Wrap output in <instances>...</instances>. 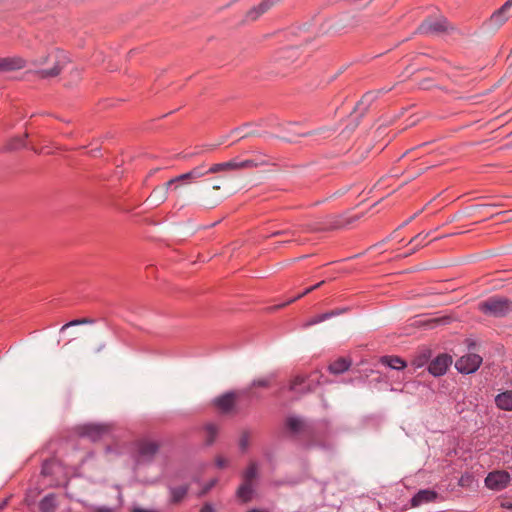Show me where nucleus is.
<instances>
[{"mask_svg":"<svg viewBox=\"0 0 512 512\" xmlns=\"http://www.w3.org/2000/svg\"><path fill=\"white\" fill-rule=\"evenodd\" d=\"M285 428L290 432L292 436H297L299 434L305 436L307 438L308 448L327 447L325 442L317 438L316 430L314 427L297 416H288L285 420Z\"/></svg>","mask_w":512,"mask_h":512,"instance_id":"obj_1","label":"nucleus"},{"mask_svg":"<svg viewBox=\"0 0 512 512\" xmlns=\"http://www.w3.org/2000/svg\"><path fill=\"white\" fill-rule=\"evenodd\" d=\"M52 62L53 67L50 69H42L38 71V75L42 79L52 78L58 76L63 68L69 62V58L63 50L56 49L49 52L45 56H41L34 61L35 65L43 66Z\"/></svg>","mask_w":512,"mask_h":512,"instance_id":"obj_2","label":"nucleus"},{"mask_svg":"<svg viewBox=\"0 0 512 512\" xmlns=\"http://www.w3.org/2000/svg\"><path fill=\"white\" fill-rule=\"evenodd\" d=\"M456 27L449 22L447 17L439 15L437 17L426 18L416 29L415 33L421 35H441L456 31Z\"/></svg>","mask_w":512,"mask_h":512,"instance_id":"obj_3","label":"nucleus"},{"mask_svg":"<svg viewBox=\"0 0 512 512\" xmlns=\"http://www.w3.org/2000/svg\"><path fill=\"white\" fill-rule=\"evenodd\" d=\"M478 309L485 315L502 318L512 312V301L506 297L492 296L480 302Z\"/></svg>","mask_w":512,"mask_h":512,"instance_id":"obj_4","label":"nucleus"},{"mask_svg":"<svg viewBox=\"0 0 512 512\" xmlns=\"http://www.w3.org/2000/svg\"><path fill=\"white\" fill-rule=\"evenodd\" d=\"M180 479V474L176 473L172 478L166 482V488L169 493L168 503L170 505H180L187 497L190 490V483L185 482L180 485H175L174 481Z\"/></svg>","mask_w":512,"mask_h":512,"instance_id":"obj_5","label":"nucleus"},{"mask_svg":"<svg viewBox=\"0 0 512 512\" xmlns=\"http://www.w3.org/2000/svg\"><path fill=\"white\" fill-rule=\"evenodd\" d=\"M110 431L111 426L108 424L88 423L76 427V432L80 437L88 438L93 442L99 441Z\"/></svg>","mask_w":512,"mask_h":512,"instance_id":"obj_6","label":"nucleus"},{"mask_svg":"<svg viewBox=\"0 0 512 512\" xmlns=\"http://www.w3.org/2000/svg\"><path fill=\"white\" fill-rule=\"evenodd\" d=\"M267 164H268V162H266V161H262V162L258 163L252 159H247V160H244L241 162L231 160L228 162L213 164L210 167V171L212 172V174H216V173H220V172H230V171H234V170L253 168V167H257L259 165H267Z\"/></svg>","mask_w":512,"mask_h":512,"instance_id":"obj_7","label":"nucleus"},{"mask_svg":"<svg viewBox=\"0 0 512 512\" xmlns=\"http://www.w3.org/2000/svg\"><path fill=\"white\" fill-rule=\"evenodd\" d=\"M137 462H151L159 452L160 444L157 441L141 439L137 442Z\"/></svg>","mask_w":512,"mask_h":512,"instance_id":"obj_8","label":"nucleus"},{"mask_svg":"<svg viewBox=\"0 0 512 512\" xmlns=\"http://www.w3.org/2000/svg\"><path fill=\"white\" fill-rule=\"evenodd\" d=\"M512 17V0H507L500 8L495 10L485 24L495 29L502 27Z\"/></svg>","mask_w":512,"mask_h":512,"instance_id":"obj_9","label":"nucleus"},{"mask_svg":"<svg viewBox=\"0 0 512 512\" xmlns=\"http://www.w3.org/2000/svg\"><path fill=\"white\" fill-rule=\"evenodd\" d=\"M482 363V357L478 354L470 353L460 357L456 363V369L462 374L474 373Z\"/></svg>","mask_w":512,"mask_h":512,"instance_id":"obj_10","label":"nucleus"},{"mask_svg":"<svg viewBox=\"0 0 512 512\" xmlns=\"http://www.w3.org/2000/svg\"><path fill=\"white\" fill-rule=\"evenodd\" d=\"M510 479V474L507 471L496 470L488 473L485 478V485L489 489L501 491L508 486Z\"/></svg>","mask_w":512,"mask_h":512,"instance_id":"obj_11","label":"nucleus"},{"mask_svg":"<svg viewBox=\"0 0 512 512\" xmlns=\"http://www.w3.org/2000/svg\"><path fill=\"white\" fill-rule=\"evenodd\" d=\"M452 364V357L447 353L437 355L428 365V371L435 377L442 376L446 373Z\"/></svg>","mask_w":512,"mask_h":512,"instance_id":"obj_12","label":"nucleus"},{"mask_svg":"<svg viewBox=\"0 0 512 512\" xmlns=\"http://www.w3.org/2000/svg\"><path fill=\"white\" fill-rule=\"evenodd\" d=\"M239 394L229 391L213 400L214 406L223 414L231 413L236 405Z\"/></svg>","mask_w":512,"mask_h":512,"instance_id":"obj_13","label":"nucleus"},{"mask_svg":"<svg viewBox=\"0 0 512 512\" xmlns=\"http://www.w3.org/2000/svg\"><path fill=\"white\" fill-rule=\"evenodd\" d=\"M452 317L450 316H441L435 318H427V319H414L412 322V326L418 328H426V329H434L439 326H444L451 323Z\"/></svg>","mask_w":512,"mask_h":512,"instance_id":"obj_14","label":"nucleus"},{"mask_svg":"<svg viewBox=\"0 0 512 512\" xmlns=\"http://www.w3.org/2000/svg\"><path fill=\"white\" fill-rule=\"evenodd\" d=\"M382 91L383 90H379L376 92L369 91L362 96V98L360 99V101L357 103V105L354 108V112H358L357 120H359L366 114V112L368 111L371 104L377 99L378 95Z\"/></svg>","mask_w":512,"mask_h":512,"instance_id":"obj_15","label":"nucleus"},{"mask_svg":"<svg viewBox=\"0 0 512 512\" xmlns=\"http://www.w3.org/2000/svg\"><path fill=\"white\" fill-rule=\"evenodd\" d=\"M438 497V493L431 489L419 490L410 500L412 507L420 506L424 503L434 502Z\"/></svg>","mask_w":512,"mask_h":512,"instance_id":"obj_16","label":"nucleus"},{"mask_svg":"<svg viewBox=\"0 0 512 512\" xmlns=\"http://www.w3.org/2000/svg\"><path fill=\"white\" fill-rule=\"evenodd\" d=\"M347 311H349V308L348 307H345V308H336V309H333L331 311H328V312H325V313H322V314H319V315H316L314 317H312L311 319H309L304 325L303 327L304 328H308L310 326H313V325H316L318 323H321L323 321H326L334 316H338V315H341V314H344L346 313Z\"/></svg>","mask_w":512,"mask_h":512,"instance_id":"obj_17","label":"nucleus"},{"mask_svg":"<svg viewBox=\"0 0 512 512\" xmlns=\"http://www.w3.org/2000/svg\"><path fill=\"white\" fill-rule=\"evenodd\" d=\"M308 377L306 386L300 389V395H306L308 393H312L316 390V388L320 385H322V382L320 381V378H323V374L315 370L311 372L309 375H305Z\"/></svg>","mask_w":512,"mask_h":512,"instance_id":"obj_18","label":"nucleus"},{"mask_svg":"<svg viewBox=\"0 0 512 512\" xmlns=\"http://www.w3.org/2000/svg\"><path fill=\"white\" fill-rule=\"evenodd\" d=\"M26 67V61L21 57L0 58V71H12Z\"/></svg>","mask_w":512,"mask_h":512,"instance_id":"obj_19","label":"nucleus"},{"mask_svg":"<svg viewBox=\"0 0 512 512\" xmlns=\"http://www.w3.org/2000/svg\"><path fill=\"white\" fill-rule=\"evenodd\" d=\"M352 365L350 358L340 357L335 361L331 362L328 366V371L331 374L339 375L346 372Z\"/></svg>","mask_w":512,"mask_h":512,"instance_id":"obj_20","label":"nucleus"},{"mask_svg":"<svg viewBox=\"0 0 512 512\" xmlns=\"http://www.w3.org/2000/svg\"><path fill=\"white\" fill-rule=\"evenodd\" d=\"M271 6H272V2L270 0H263L259 5L251 8L246 13V19L247 20H251V21H255L262 14H264Z\"/></svg>","mask_w":512,"mask_h":512,"instance_id":"obj_21","label":"nucleus"},{"mask_svg":"<svg viewBox=\"0 0 512 512\" xmlns=\"http://www.w3.org/2000/svg\"><path fill=\"white\" fill-rule=\"evenodd\" d=\"M29 134L26 132L23 136H14L11 139H9L4 147L5 151L11 152L16 151L22 148H25L27 146L26 139L28 138Z\"/></svg>","mask_w":512,"mask_h":512,"instance_id":"obj_22","label":"nucleus"},{"mask_svg":"<svg viewBox=\"0 0 512 512\" xmlns=\"http://www.w3.org/2000/svg\"><path fill=\"white\" fill-rule=\"evenodd\" d=\"M380 363L395 370H402L407 366L406 361L399 356H382Z\"/></svg>","mask_w":512,"mask_h":512,"instance_id":"obj_23","label":"nucleus"},{"mask_svg":"<svg viewBox=\"0 0 512 512\" xmlns=\"http://www.w3.org/2000/svg\"><path fill=\"white\" fill-rule=\"evenodd\" d=\"M254 494V484L242 482L238 487L236 495L243 502L248 503L252 500Z\"/></svg>","mask_w":512,"mask_h":512,"instance_id":"obj_24","label":"nucleus"},{"mask_svg":"<svg viewBox=\"0 0 512 512\" xmlns=\"http://www.w3.org/2000/svg\"><path fill=\"white\" fill-rule=\"evenodd\" d=\"M498 408L506 411H512V390L498 394L495 398Z\"/></svg>","mask_w":512,"mask_h":512,"instance_id":"obj_25","label":"nucleus"},{"mask_svg":"<svg viewBox=\"0 0 512 512\" xmlns=\"http://www.w3.org/2000/svg\"><path fill=\"white\" fill-rule=\"evenodd\" d=\"M258 470V463L255 461H250L247 468L242 473L243 482L253 484L254 480H256L259 476Z\"/></svg>","mask_w":512,"mask_h":512,"instance_id":"obj_26","label":"nucleus"},{"mask_svg":"<svg viewBox=\"0 0 512 512\" xmlns=\"http://www.w3.org/2000/svg\"><path fill=\"white\" fill-rule=\"evenodd\" d=\"M432 356V351L428 348L421 349L413 358L412 365L415 368L423 367L424 365L430 363Z\"/></svg>","mask_w":512,"mask_h":512,"instance_id":"obj_27","label":"nucleus"},{"mask_svg":"<svg viewBox=\"0 0 512 512\" xmlns=\"http://www.w3.org/2000/svg\"><path fill=\"white\" fill-rule=\"evenodd\" d=\"M57 507L56 504V497L54 494H48L46 495L41 501L39 502V510L41 512H54Z\"/></svg>","mask_w":512,"mask_h":512,"instance_id":"obj_28","label":"nucleus"},{"mask_svg":"<svg viewBox=\"0 0 512 512\" xmlns=\"http://www.w3.org/2000/svg\"><path fill=\"white\" fill-rule=\"evenodd\" d=\"M357 219H358L357 216L346 218V219H343L341 216H335L329 222V227L325 228V230L340 229L348 224H351L352 222L356 221Z\"/></svg>","mask_w":512,"mask_h":512,"instance_id":"obj_29","label":"nucleus"},{"mask_svg":"<svg viewBox=\"0 0 512 512\" xmlns=\"http://www.w3.org/2000/svg\"><path fill=\"white\" fill-rule=\"evenodd\" d=\"M307 379L305 375H296L290 380L289 390L300 395V389L306 386Z\"/></svg>","mask_w":512,"mask_h":512,"instance_id":"obj_30","label":"nucleus"},{"mask_svg":"<svg viewBox=\"0 0 512 512\" xmlns=\"http://www.w3.org/2000/svg\"><path fill=\"white\" fill-rule=\"evenodd\" d=\"M206 445L210 446L214 443L218 435V427L215 424L209 423L205 426Z\"/></svg>","mask_w":512,"mask_h":512,"instance_id":"obj_31","label":"nucleus"},{"mask_svg":"<svg viewBox=\"0 0 512 512\" xmlns=\"http://www.w3.org/2000/svg\"><path fill=\"white\" fill-rule=\"evenodd\" d=\"M194 178L192 177V174L191 172H187V173H184V174H181L171 180H169L168 182H166L165 184V187H166V191L174 184L178 183V182H187V181H193Z\"/></svg>","mask_w":512,"mask_h":512,"instance_id":"obj_32","label":"nucleus"},{"mask_svg":"<svg viewBox=\"0 0 512 512\" xmlns=\"http://www.w3.org/2000/svg\"><path fill=\"white\" fill-rule=\"evenodd\" d=\"M191 174H192V177L195 179H198L206 174H209V173H212L210 171V168L205 170L203 166H198V167H195L193 168L191 171Z\"/></svg>","mask_w":512,"mask_h":512,"instance_id":"obj_33","label":"nucleus"},{"mask_svg":"<svg viewBox=\"0 0 512 512\" xmlns=\"http://www.w3.org/2000/svg\"><path fill=\"white\" fill-rule=\"evenodd\" d=\"M249 446V433L247 431L243 432L239 439V447L242 451H246Z\"/></svg>","mask_w":512,"mask_h":512,"instance_id":"obj_34","label":"nucleus"},{"mask_svg":"<svg viewBox=\"0 0 512 512\" xmlns=\"http://www.w3.org/2000/svg\"><path fill=\"white\" fill-rule=\"evenodd\" d=\"M270 381L268 379H258L252 382V387L268 388Z\"/></svg>","mask_w":512,"mask_h":512,"instance_id":"obj_35","label":"nucleus"},{"mask_svg":"<svg viewBox=\"0 0 512 512\" xmlns=\"http://www.w3.org/2000/svg\"><path fill=\"white\" fill-rule=\"evenodd\" d=\"M430 233H426V234H423V233H419L417 234L416 236H414L409 243H416L417 246H419L421 244V242L423 240H425L428 236H429Z\"/></svg>","mask_w":512,"mask_h":512,"instance_id":"obj_36","label":"nucleus"},{"mask_svg":"<svg viewBox=\"0 0 512 512\" xmlns=\"http://www.w3.org/2000/svg\"><path fill=\"white\" fill-rule=\"evenodd\" d=\"M297 300H298V299H295V297H293V298H290V299H289L287 302H285V303H282V304H278V305L271 306V307H269L268 309H269L270 311H276V310H279V309H281V308H284V307L288 306L289 304H291V303H293V302H295V301H297Z\"/></svg>","mask_w":512,"mask_h":512,"instance_id":"obj_37","label":"nucleus"},{"mask_svg":"<svg viewBox=\"0 0 512 512\" xmlns=\"http://www.w3.org/2000/svg\"><path fill=\"white\" fill-rule=\"evenodd\" d=\"M78 325H82L81 318L74 319V320H71L70 322L66 323L65 325H63L61 327L60 332H64L69 327L78 326Z\"/></svg>","mask_w":512,"mask_h":512,"instance_id":"obj_38","label":"nucleus"},{"mask_svg":"<svg viewBox=\"0 0 512 512\" xmlns=\"http://www.w3.org/2000/svg\"><path fill=\"white\" fill-rule=\"evenodd\" d=\"M284 235H295V231L293 230H278L270 234L268 237H277V236H284Z\"/></svg>","mask_w":512,"mask_h":512,"instance_id":"obj_39","label":"nucleus"},{"mask_svg":"<svg viewBox=\"0 0 512 512\" xmlns=\"http://www.w3.org/2000/svg\"><path fill=\"white\" fill-rule=\"evenodd\" d=\"M305 229L310 232L325 231V228H322L317 224H307L305 225Z\"/></svg>","mask_w":512,"mask_h":512,"instance_id":"obj_40","label":"nucleus"},{"mask_svg":"<svg viewBox=\"0 0 512 512\" xmlns=\"http://www.w3.org/2000/svg\"><path fill=\"white\" fill-rule=\"evenodd\" d=\"M216 466L220 469H223L227 466V460L221 456L216 458Z\"/></svg>","mask_w":512,"mask_h":512,"instance_id":"obj_41","label":"nucleus"},{"mask_svg":"<svg viewBox=\"0 0 512 512\" xmlns=\"http://www.w3.org/2000/svg\"><path fill=\"white\" fill-rule=\"evenodd\" d=\"M501 507L507 510H512V498H506L501 502Z\"/></svg>","mask_w":512,"mask_h":512,"instance_id":"obj_42","label":"nucleus"},{"mask_svg":"<svg viewBox=\"0 0 512 512\" xmlns=\"http://www.w3.org/2000/svg\"><path fill=\"white\" fill-rule=\"evenodd\" d=\"M49 467H50V461L46 460V461L43 463V465H42V471H41V473H42L43 475H45V476L50 475V474H51V472H50Z\"/></svg>","mask_w":512,"mask_h":512,"instance_id":"obj_43","label":"nucleus"},{"mask_svg":"<svg viewBox=\"0 0 512 512\" xmlns=\"http://www.w3.org/2000/svg\"><path fill=\"white\" fill-rule=\"evenodd\" d=\"M92 512H114V510L107 506L94 507Z\"/></svg>","mask_w":512,"mask_h":512,"instance_id":"obj_44","label":"nucleus"},{"mask_svg":"<svg viewBox=\"0 0 512 512\" xmlns=\"http://www.w3.org/2000/svg\"><path fill=\"white\" fill-rule=\"evenodd\" d=\"M200 512H215L213 506L210 503H205Z\"/></svg>","mask_w":512,"mask_h":512,"instance_id":"obj_45","label":"nucleus"},{"mask_svg":"<svg viewBox=\"0 0 512 512\" xmlns=\"http://www.w3.org/2000/svg\"><path fill=\"white\" fill-rule=\"evenodd\" d=\"M425 209L422 208L420 211L416 212L415 214H413L410 218H408L401 226H406L407 224H409L412 220H414L420 213L423 212V210Z\"/></svg>","mask_w":512,"mask_h":512,"instance_id":"obj_46","label":"nucleus"},{"mask_svg":"<svg viewBox=\"0 0 512 512\" xmlns=\"http://www.w3.org/2000/svg\"><path fill=\"white\" fill-rule=\"evenodd\" d=\"M325 283L324 280L320 281L319 283L309 287L306 289V293H311L312 291H314L315 289H318L319 287H321L323 284Z\"/></svg>","mask_w":512,"mask_h":512,"instance_id":"obj_47","label":"nucleus"},{"mask_svg":"<svg viewBox=\"0 0 512 512\" xmlns=\"http://www.w3.org/2000/svg\"><path fill=\"white\" fill-rule=\"evenodd\" d=\"M81 322H82V325H84V324H94L96 322V320L93 319V318L85 317V318H81Z\"/></svg>","mask_w":512,"mask_h":512,"instance_id":"obj_48","label":"nucleus"},{"mask_svg":"<svg viewBox=\"0 0 512 512\" xmlns=\"http://www.w3.org/2000/svg\"><path fill=\"white\" fill-rule=\"evenodd\" d=\"M429 82H430L429 79H425V80L421 81L420 84H419L420 88H422V89H429L430 88Z\"/></svg>","mask_w":512,"mask_h":512,"instance_id":"obj_49","label":"nucleus"},{"mask_svg":"<svg viewBox=\"0 0 512 512\" xmlns=\"http://www.w3.org/2000/svg\"><path fill=\"white\" fill-rule=\"evenodd\" d=\"M132 512H157L156 510L145 509L141 507L133 508Z\"/></svg>","mask_w":512,"mask_h":512,"instance_id":"obj_50","label":"nucleus"},{"mask_svg":"<svg viewBox=\"0 0 512 512\" xmlns=\"http://www.w3.org/2000/svg\"><path fill=\"white\" fill-rule=\"evenodd\" d=\"M283 53L289 54L287 57L290 58L292 55L295 54V50L293 48H289L283 51Z\"/></svg>","mask_w":512,"mask_h":512,"instance_id":"obj_51","label":"nucleus"},{"mask_svg":"<svg viewBox=\"0 0 512 512\" xmlns=\"http://www.w3.org/2000/svg\"><path fill=\"white\" fill-rule=\"evenodd\" d=\"M316 134V131H309V132H306V133H301L299 134L300 136H310V135H314Z\"/></svg>","mask_w":512,"mask_h":512,"instance_id":"obj_52","label":"nucleus"},{"mask_svg":"<svg viewBox=\"0 0 512 512\" xmlns=\"http://www.w3.org/2000/svg\"><path fill=\"white\" fill-rule=\"evenodd\" d=\"M307 294H308V293H306V289H305L303 292H301L300 294H298L297 296H295V299H300V298H302L303 296H305V295H307Z\"/></svg>","mask_w":512,"mask_h":512,"instance_id":"obj_53","label":"nucleus"},{"mask_svg":"<svg viewBox=\"0 0 512 512\" xmlns=\"http://www.w3.org/2000/svg\"><path fill=\"white\" fill-rule=\"evenodd\" d=\"M99 152H100V149H99V148H96V149H94V150H91V152H90V153L92 154V156H97Z\"/></svg>","mask_w":512,"mask_h":512,"instance_id":"obj_54","label":"nucleus"},{"mask_svg":"<svg viewBox=\"0 0 512 512\" xmlns=\"http://www.w3.org/2000/svg\"><path fill=\"white\" fill-rule=\"evenodd\" d=\"M31 150H32V151H34L35 153H41V152H42V150L37 149V148H36V147H34V146H32V147H31Z\"/></svg>","mask_w":512,"mask_h":512,"instance_id":"obj_55","label":"nucleus"},{"mask_svg":"<svg viewBox=\"0 0 512 512\" xmlns=\"http://www.w3.org/2000/svg\"><path fill=\"white\" fill-rule=\"evenodd\" d=\"M320 381L322 382V384H325V383H329L330 381L328 379H326L324 376L323 378H320Z\"/></svg>","mask_w":512,"mask_h":512,"instance_id":"obj_56","label":"nucleus"},{"mask_svg":"<svg viewBox=\"0 0 512 512\" xmlns=\"http://www.w3.org/2000/svg\"><path fill=\"white\" fill-rule=\"evenodd\" d=\"M415 148H412L410 150H407L401 157L400 159H402L403 157H405L407 154H409L411 151H413Z\"/></svg>","mask_w":512,"mask_h":512,"instance_id":"obj_57","label":"nucleus"},{"mask_svg":"<svg viewBox=\"0 0 512 512\" xmlns=\"http://www.w3.org/2000/svg\"><path fill=\"white\" fill-rule=\"evenodd\" d=\"M105 348V344H101L97 349L96 351L97 352H100L101 350H103Z\"/></svg>","mask_w":512,"mask_h":512,"instance_id":"obj_58","label":"nucleus"},{"mask_svg":"<svg viewBox=\"0 0 512 512\" xmlns=\"http://www.w3.org/2000/svg\"><path fill=\"white\" fill-rule=\"evenodd\" d=\"M464 482H466V479H464V477L462 476L461 479H460V484L463 486Z\"/></svg>","mask_w":512,"mask_h":512,"instance_id":"obj_59","label":"nucleus"},{"mask_svg":"<svg viewBox=\"0 0 512 512\" xmlns=\"http://www.w3.org/2000/svg\"><path fill=\"white\" fill-rule=\"evenodd\" d=\"M464 482H466V479H464V477L462 476L461 479H460V484L463 486Z\"/></svg>","mask_w":512,"mask_h":512,"instance_id":"obj_60","label":"nucleus"},{"mask_svg":"<svg viewBox=\"0 0 512 512\" xmlns=\"http://www.w3.org/2000/svg\"><path fill=\"white\" fill-rule=\"evenodd\" d=\"M213 189L218 190V189H220V186H219L218 184H215V185L213 186Z\"/></svg>","mask_w":512,"mask_h":512,"instance_id":"obj_61","label":"nucleus"},{"mask_svg":"<svg viewBox=\"0 0 512 512\" xmlns=\"http://www.w3.org/2000/svg\"><path fill=\"white\" fill-rule=\"evenodd\" d=\"M156 192H157V190H156V189H154V190H153V193L150 195V197H149V198H151L152 196H154V194H155Z\"/></svg>","mask_w":512,"mask_h":512,"instance_id":"obj_62","label":"nucleus"},{"mask_svg":"<svg viewBox=\"0 0 512 512\" xmlns=\"http://www.w3.org/2000/svg\"><path fill=\"white\" fill-rule=\"evenodd\" d=\"M289 125H294V124H297L296 122H289L288 123Z\"/></svg>","mask_w":512,"mask_h":512,"instance_id":"obj_63","label":"nucleus"},{"mask_svg":"<svg viewBox=\"0 0 512 512\" xmlns=\"http://www.w3.org/2000/svg\"><path fill=\"white\" fill-rule=\"evenodd\" d=\"M60 120L66 122V123H69L68 119H65V120L60 119Z\"/></svg>","mask_w":512,"mask_h":512,"instance_id":"obj_64","label":"nucleus"}]
</instances>
